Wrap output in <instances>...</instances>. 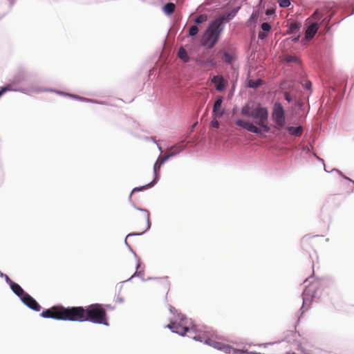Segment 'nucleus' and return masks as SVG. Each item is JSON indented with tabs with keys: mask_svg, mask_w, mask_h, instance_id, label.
Here are the masks:
<instances>
[{
	"mask_svg": "<svg viewBox=\"0 0 354 354\" xmlns=\"http://www.w3.org/2000/svg\"><path fill=\"white\" fill-rule=\"evenodd\" d=\"M41 316L57 320L71 322H91L94 324L109 325L106 310L102 304H94L86 308L82 306L65 308L63 306H55L43 310Z\"/></svg>",
	"mask_w": 354,
	"mask_h": 354,
	"instance_id": "1",
	"label": "nucleus"
},
{
	"mask_svg": "<svg viewBox=\"0 0 354 354\" xmlns=\"http://www.w3.org/2000/svg\"><path fill=\"white\" fill-rule=\"evenodd\" d=\"M189 321L185 317L180 318V322H171L167 325V327L173 332L176 333L180 335H184L186 333H189V336L193 337L196 340L204 342L217 350L223 351L225 353H235V349L228 344L222 342H219L212 335H210L208 331H201L196 326H194L189 327L188 324Z\"/></svg>",
	"mask_w": 354,
	"mask_h": 354,
	"instance_id": "2",
	"label": "nucleus"
},
{
	"mask_svg": "<svg viewBox=\"0 0 354 354\" xmlns=\"http://www.w3.org/2000/svg\"><path fill=\"white\" fill-rule=\"evenodd\" d=\"M241 112L243 115L253 118L259 127L250 121L241 119L236 120V124L237 126L257 134L261 133L262 131L266 133L270 131L268 126V110L266 107L262 106L260 104L252 107L245 105L241 109Z\"/></svg>",
	"mask_w": 354,
	"mask_h": 354,
	"instance_id": "3",
	"label": "nucleus"
},
{
	"mask_svg": "<svg viewBox=\"0 0 354 354\" xmlns=\"http://www.w3.org/2000/svg\"><path fill=\"white\" fill-rule=\"evenodd\" d=\"M221 24L222 20L221 19H217L209 24L201 39V44L203 46L207 48H212L214 47L219 38L221 32L222 31V28L221 27Z\"/></svg>",
	"mask_w": 354,
	"mask_h": 354,
	"instance_id": "4",
	"label": "nucleus"
},
{
	"mask_svg": "<svg viewBox=\"0 0 354 354\" xmlns=\"http://www.w3.org/2000/svg\"><path fill=\"white\" fill-rule=\"evenodd\" d=\"M149 227V212L140 208L134 209V236L144 234Z\"/></svg>",
	"mask_w": 354,
	"mask_h": 354,
	"instance_id": "5",
	"label": "nucleus"
},
{
	"mask_svg": "<svg viewBox=\"0 0 354 354\" xmlns=\"http://www.w3.org/2000/svg\"><path fill=\"white\" fill-rule=\"evenodd\" d=\"M183 150V147L181 145L178 146H174L169 149V152L166 156H160L158 160H156V163L153 166V171L155 174V178L153 181L146 184L145 186L142 187H134V192L142 191L144 189L149 188L152 187L156 180L158 172L159 171L161 166L165 163V162L171 156H173L179 152H180Z\"/></svg>",
	"mask_w": 354,
	"mask_h": 354,
	"instance_id": "6",
	"label": "nucleus"
},
{
	"mask_svg": "<svg viewBox=\"0 0 354 354\" xmlns=\"http://www.w3.org/2000/svg\"><path fill=\"white\" fill-rule=\"evenodd\" d=\"M272 120L274 122V127L277 130H281L286 124V113L285 110L279 102H275L273 105L272 114Z\"/></svg>",
	"mask_w": 354,
	"mask_h": 354,
	"instance_id": "7",
	"label": "nucleus"
},
{
	"mask_svg": "<svg viewBox=\"0 0 354 354\" xmlns=\"http://www.w3.org/2000/svg\"><path fill=\"white\" fill-rule=\"evenodd\" d=\"M318 235L316 236H310L306 235L301 240V245L304 250H308L310 249H313L317 246V242L315 239L318 237Z\"/></svg>",
	"mask_w": 354,
	"mask_h": 354,
	"instance_id": "8",
	"label": "nucleus"
},
{
	"mask_svg": "<svg viewBox=\"0 0 354 354\" xmlns=\"http://www.w3.org/2000/svg\"><path fill=\"white\" fill-rule=\"evenodd\" d=\"M21 301L25 305L35 311H39L41 309L40 305L28 293L21 298Z\"/></svg>",
	"mask_w": 354,
	"mask_h": 354,
	"instance_id": "9",
	"label": "nucleus"
},
{
	"mask_svg": "<svg viewBox=\"0 0 354 354\" xmlns=\"http://www.w3.org/2000/svg\"><path fill=\"white\" fill-rule=\"evenodd\" d=\"M222 102L223 99L221 97H218L214 102L212 110V117L221 118L223 116L224 114V110L221 109Z\"/></svg>",
	"mask_w": 354,
	"mask_h": 354,
	"instance_id": "10",
	"label": "nucleus"
},
{
	"mask_svg": "<svg viewBox=\"0 0 354 354\" xmlns=\"http://www.w3.org/2000/svg\"><path fill=\"white\" fill-rule=\"evenodd\" d=\"M212 82L215 84L216 89L219 91H223L227 84V81L220 75L214 76L212 79Z\"/></svg>",
	"mask_w": 354,
	"mask_h": 354,
	"instance_id": "11",
	"label": "nucleus"
},
{
	"mask_svg": "<svg viewBox=\"0 0 354 354\" xmlns=\"http://www.w3.org/2000/svg\"><path fill=\"white\" fill-rule=\"evenodd\" d=\"M134 257L137 259L136 261V271L134 272V277L137 276L142 279H145V266L141 263L140 259L138 258L134 252Z\"/></svg>",
	"mask_w": 354,
	"mask_h": 354,
	"instance_id": "12",
	"label": "nucleus"
},
{
	"mask_svg": "<svg viewBox=\"0 0 354 354\" xmlns=\"http://www.w3.org/2000/svg\"><path fill=\"white\" fill-rule=\"evenodd\" d=\"M318 28L319 26L317 23H313L310 24L306 31V38L308 39L313 38L317 32Z\"/></svg>",
	"mask_w": 354,
	"mask_h": 354,
	"instance_id": "13",
	"label": "nucleus"
},
{
	"mask_svg": "<svg viewBox=\"0 0 354 354\" xmlns=\"http://www.w3.org/2000/svg\"><path fill=\"white\" fill-rule=\"evenodd\" d=\"M10 288L21 299L27 294L19 284L13 282L12 281H10Z\"/></svg>",
	"mask_w": 354,
	"mask_h": 354,
	"instance_id": "14",
	"label": "nucleus"
},
{
	"mask_svg": "<svg viewBox=\"0 0 354 354\" xmlns=\"http://www.w3.org/2000/svg\"><path fill=\"white\" fill-rule=\"evenodd\" d=\"M286 130L291 136L295 137H300L303 133V128L301 127H288Z\"/></svg>",
	"mask_w": 354,
	"mask_h": 354,
	"instance_id": "15",
	"label": "nucleus"
},
{
	"mask_svg": "<svg viewBox=\"0 0 354 354\" xmlns=\"http://www.w3.org/2000/svg\"><path fill=\"white\" fill-rule=\"evenodd\" d=\"M301 28V24L297 22H292L288 26V29L287 30L288 34H295L299 31Z\"/></svg>",
	"mask_w": 354,
	"mask_h": 354,
	"instance_id": "16",
	"label": "nucleus"
},
{
	"mask_svg": "<svg viewBox=\"0 0 354 354\" xmlns=\"http://www.w3.org/2000/svg\"><path fill=\"white\" fill-rule=\"evenodd\" d=\"M178 57L185 63L189 62L190 60L189 56L188 55L186 50L183 47H180L179 48Z\"/></svg>",
	"mask_w": 354,
	"mask_h": 354,
	"instance_id": "17",
	"label": "nucleus"
},
{
	"mask_svg": "<svg viewBox=\"0 0 354 354\" xmlns=\"http://www.w3.org/2000/svg\"><path fill=\"white\" fill-rule=\"evenodd\" d=\"M176 8V6L173 3H168L165 4L163 7V11L167 15H171L174 12Z\"/></svg>",
	"mask_w": 354,
	"mask_h": 354,
	"instance_id": "18",
	"label": "nucleus"
},
{
	"mask_svg": "<svg viewBox=\"0 0 354 354\" xmlns=\"http://www.w3.org/2000/svg\"><path fill=\"white\" fill-rule=\"evenodd\" d=\"M223 59L227 64H232L234 60V56L232 54L224 51L223 53Z\"/></svg>",
	"mask_w": 354,
	"mask_h": 354,
	"instance_id": "19",
	"label": "nucleus"
},
{
	"mask_svg": "<svg viewBox=\"0 0 354 354\" xmlns=\"http://www.w3.org/2000/svg\"><path fill=\"white\" fill-rule=\"evenodd\" d=\"M207 19V17L205 15H200L194 19V22L196 24H201L205 21Z\"/></svg>",
	"mask_w": 354,
	"mask_h": 354,
	"instance_id": "20",
	"label": "nucleus"
},
{
	"mask_svg": "<svg viewBox=\"0 0 354 354\" xmlns=\"http://www.w3.org/2000/svg\"><path fill=\"white\" fill-rule=\"evenodd\" d=\"M198 32V28L196 26H192L189 30V35L194 37Z\"/></svg>",
	"mask_w": 354,
	"mask_h": 354,
	"instance_id": "21",
	"label": "nucleus"
},
{
	"mask_svg": "<svg viewBox=\"0 0 354 354\" xmlns=\"http://www.w3.org/2000/svg\"><path fill=\"white\" fill-rule=\"evenodd\" d=\"M262 83L261 80H257L256 81H250L249 82V86L252 88H257L259 85H261Z\"/></svg>",
	"mask_w": 354,
	"mask_h": 354,
	"instance_id": "22",
	"label": "nucleus"
},
{
	"mask_svg": "<svg viewBox=\"0 0 354 354\" xmlns=\"http://www.w3.org/2000/svg\"><path fill=\"white\" fill-rule=\"evenodd\" d=\"M279 6L281 8H287L290 6V2L289 0H278Z\"/></svg>",
	"mask_w": 354,
	"mask_h": 354,
	"instance_id": "23",
	"label": "nucleus"
},
{
	"mask_svg": "<svg viewBox=\"0 0 354 354\" xmlns=\"http://www.w3.org/2000/svg\"><path fill=\"white\" fill-rule=\"evenodd\" d=\"M218 118L213 117L211 122L210 127L212 128L218 129L219 127V122L217 120Z\"/></svg>",
	"mask_w": 354,
	"mask_h": 354,
	"instance_id": "24",
	"label": "nucleus"
},
{
	"mask_svg": "<svg viewBox=\"0 0 354 354\" xmlns=\"http://www.w3.org/2000/svg\"><path fill=\"white\" fill-rule=\"evenodd\" d=\"M261 29L263 31L268 32L271 29V26L268 23L264 22L261 24Z\"/></svg>",
	"mask_w": 354,
	"mask_h": 354,
	"instance_id": "25",
	"label": "nucleus"
},
{
	"mask_svg": "<svg viewBox=\"0 0 354 354\" xmlns=\"http://www.w3.org/2000/svg\"><path fill=\"white\" fill-rule=\"evenodd\" d=\"M196 62L201 67H206L207 66V62H206V60H204V59H198L196 60Z\"/></svg>",
	"mask_w": 354,
	"mask_h": 354,
	"instance_id": "26",
	"label": "nucleus"
},
{
	"mask_svg": "<svg viewBox=\"0 0 354 354\" xmlns=\"http://www.w3.org/2000/svg\"><path fill=\"white\" fill-rule=\"evenodd\" d=\"M312 17L315 20H319L322 17V14L318 10H317L313 13Z\"/></svg>",
	"mask_w": 354,
	"mask_h": 354,
	"instance_id": "27",
	"label": "nucleus"
},
{
	"mask_svg": "<svg viewBox=\"0 0 354 354\" xmlns=\"http://www.w3.org/2000/svg\"><path fill=\"white\" fill-rule=\"evenodd\" d=\"M207 66H215L216 65V62L214 59H208L206 60Z\"/></svg>",
	"mask_w": 354,
	"mask_h": 354,
	"instance_id": "28",
	"label": "nucleus"
},
{
	"mask_svg": "<svg viewBox=\"0 0 354 354\" xmlns=\"http://www.w3.org/2000/svg\"><path fill=\"white\" fill-rule=\"evenodd\" d=\"M10 87L9 86H4V87H2L1 89L0 90V97L6 91H10Z\"/></svg>",
	"mask_w": 354,
	"mask_h": 354,
	"instance_id": "29",
	"label": "nucleus"
},
{
	"mask_svg": "<svg viewBox=\"0 0 354 354\" xmlns=\"http://www.w3.org/2000/svg\"><path fill=\"white\" fill-rule=\"evenodd\" d=\"M284 96H285L286 100H287L288 102L292 101V97L288 92H285Z\"/></svg>",
	"mask_w": 354,
	"mask_h": 354,
	"instance_id": "30",
	"label": "nucleus"
},
{
	"mask_svg": "<svg viewBox=\"0 0 354 354\" xmlns=\"http://www.w3.org/2000/svg\"><path fill=\"white\" fill-rule=\"evenodd\" d=\"M133 235V234H129L125 239V243L129 247V248L131 250V245L128 243V239Z\"/></svg>",
	"mask_w": 354,
	"mask_h": 354,
	"instance_id": "31",
	"label": "nucleus"
},
{
	"mask_svg": "<svg viewBox=\"0 0 354 354\" xmlns=\"http://www.w3.org/2000/svg\"><path fill=\"white\" fill-rule=\"evenodd\" d=\"M274 12H275L274 9H272V8L267 9L266 11V15H271L274 14Z\"/></svg>",
	"mask_w": 354,
	"mask_h": 354,
	"instance_id": "32",
	"label": "nucleus"
},
{
	"mask_svg": "<svg viewBox=\"0 0 354 354\" xmlns=\"http://www.w3.org/2000/svg\"><path fill=\"white\" fill-rule=\"evenodd\" d=\"M266 37H267V35L265 32H260L259 33V38L261 39H264Z\"/></svg>",
	"mask_w": 354,
	"mask_h": 354,
	"instance_id": "33",
	"label": "nucleus"
},
{
	"mask_svg": "<svg viewBox=\"0 0 354 354\" xmlns=\"http://www.w3.org/2000/svg\"><path fill=\"white\" fill-rule=\"evenodd\" d=\"M299 35H298L296 37L290 38V39H291V41L293 42H297L299 40Z\"/></svg>",
	"mask_w": 354,
	"mask_h": 354,
	"instance_id": "34",
	"label": "nucleus"
},
{
	"mask_svg": "<svg viewBox=\"0 0 354 354\" xmlns=\"http://www.w3.org/2000/svg\"><path fill=\"white\" fill-rule=\"evenodd\" d=\"M310 87H311V83H310V82H307V83L306 84V88L307 89H310Z\"/></svg>",
	"mask_w": 354,
	"mask_h": 354,
	"instance_id": "35",
	"label": "nucleus"
},
{
	"mask_svg": "<svg viewBox=\"0 0 354 354\" xmlns=\"http://www.w3.org/2000/svg\"><path fill=\"white\" fill-rule=\"evenodd\" d=\"M6 279L7 282H8L10 284V281L11 280L10 279V278L7 275H6Z\"/></svg>",
	"mask_w": 354,
	"mask_h": 354,
	"instance_id": "36",
	"label": "nucleus"
},
{
	"mask_svg": "<svg viewBox=\"0 0 354 354\" xmlns=\"http://www.w3.org/2000/svg\"><path fill=\"white\" fill-rule=\"evenodd\" d=\"M292 57H288V59H287V61H288V62H290V61H292Z\"/></svg>",
	"mask_w": 354,
	"mask_h": 354,
	"instance_id": "37",
	"label": "nucleus"
},
{
	"mask_svg": "<svg viewBox=\"0 0 354 354\" xmlns=\"http://www.w3.org/2000/svg\"><path fill=\"white\" fill-rule=\"evenodd\" d=\"M132 195H133V190L130 193V196H131Z\"/></svg>",
	"mask_w": 354,
	"mask_h": 354,
	"instance_id": "38",
	"label": "nucleus"
}]
</instances>
